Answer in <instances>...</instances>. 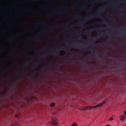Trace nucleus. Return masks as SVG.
Returning <instances> with one entry per match:
<instances>
[{
  "mask_svg": "<svg viewBox=\"0 0 126 126\" xmlns=\"http://www.w3.org/2000/svg\"><path fill=\"white\" fill-rule=\"evenodd\" d=\"M97 107H100L102 106V105H101V104H100V103L97 104Z\"/></svg>",
  "mask_w": 126,
  "mask_h": 126,
  "instance_id": "nucleus-8",
  "label": "nucleus"
},
{
  "mask_svg": "<svg viewBox=\"0 0 126 126\" xmlns=\"http://www.w3.org/2000/svg\"><path fill=\"white\" fill-rule=\"evenodd\" d=\"M109 120H110V121H111V120H113V118H111L109 119Z\"/></svg>",
  "mask_w": 126,
  "mask_h": 126,
  "instance_id": "nucleus-11",
  "label": "nucleus"
},
{
  "mask_svg": "<svg viewBox=\"0 0 126 126\" xmlns=\"http://www.w3.org/2000/svg\"><path fill=\"white\" fill-rule=\"evenodd\" d=\"M106 126H110V125H107Z\"/></svg>",
  "mask_w": 126,
  "mask_h": 126,
  "instance_id": "nucleus-13",
  "label": "nucleus"
},
{
  "mask_svg": "<svg viewBox=\"0 0 126 126\" xmlns=\"http://www.w3.org/2000/svg\"><path fill=\"white\" fill-rule=\"evenodd\" d=\"M124 114L125 115H126V111H125L124 112Z\"/></svg>",
  "mask_w": 126,
  "mask_h": 126,
  "instance_id": "nucleus-12",
  "label": "nucleus"
},
{
  "mask_svg": "<svg viewBox=\"0 0 126 126\" xmlns=\"http://www.w3.org/2000/svg\"><path fill=\"white\" fill-rule=\"evenodd\" d=\"M10 126H17V125L16 123H15L12 124Z\"/></svg>",
  "mask_w": 126,
  "mask_h": 126,
  "instance_id": "nucleus-7",
  "label": "nucleus"
},
{
  "mask_svg": "<svg viewBox=\"0 0 126 126\" xmlns=\"http://www.w3.org/2000/svg\"><path fill=\"white\" fill-rule=\"evenodd\" d=\"M88 109L91 110L93 108V106H88Z\"/></svg>",
  "mask_w": 126,
  "mask_h": 126,
  "instance_id": "nucleus-5",
  "label": "nucleus"
},
{
  "mask_svg": "<svg viewBox=\"0 0 126 126\" xmlns=\"http://www.w3.org/2000/svg\"><path fill=\"white\" fill-rule=\"evenodd\" d=\"M106 102L104 100L103 101V102H102L100 103V104H101V105L102 106L104 104H105L106 103Z\"/></svg>",
  "mask_w": 126,
  "mask_h": 126,
  "instance_id": "nucleus-4",
  "label": "nucleus"
},
{
  "mask_svg": "<svg viewBox=\"0 0 126 126\" xmlns=\"http://www.w3.org/2000/svg\"><path fill=\"white\" fill-rule=\"evenodd\" d=\"M72 126H77L76 124L75 123H73L71 125Z\"/></svg>",
  "mask_w": 126,
  "mask_h": 126,
  "instance_id": "nucleus-9",
  "label": "nucleus"
},
{
  "mask_svg": "<svg viewBox=\"0 0 126 126\" xmlns=\"http://www.w3.org/2000/svg\"><path fill=\"white\" fill-rule=\"evenodd\" d=\"M55 106V104L54 103H52L50 104V106L51 107H54Z\"/></svg>",
  "mask_w": 126,
  "mask_h": 126,
  "instance_id": "nucleus-6",
  "label": "nucleus"
},
{
  "mask_svg": "<svg viewBox=\"0 0 126 126\" xmlns=\"http://www.w3.org/2000/svg\"><path fill=\"white\" fill-rule=\"evenodd\" d=\"M57 118L56 117H53L51 118L50 123L54 125H57V123L56 122Z\"/></svg>",
  "mask_w": 126,
  "mask_h": 126,
  "instance_id": "nucleus-1",
  "label": "nucleus"
},
{
  "mask_svg": "<svg viewBox=\"0 0 126 126\" xmlns=\"http://www.w3.org/2000/svg\"><path fill=\"white\" fill-rule=\"evenodd\" d=\"M124 117V115H121L120 119V120L121 121H124L125 120Z\"/></svg>",
  "mask_w": 126,
  "mask_h": 126,
  "instance_id": "nucleus-3",
  "label": "nucleus"
},
{
  "mask_svg": "<svg viewBox=\"0 0 126 126\" xmlns=\"http://www.w3.org/2000/svg\"><path fill=\"white\" fill-rule=\"evenodd\" d=\"M124 119H125V118L126 117L124 115Z\"/></svg>",
  "mask_w": 126,
  "mask_h": 126,
  "instance_id": "nucleus-14",
  "label": "nucleus"
},
{
  "mask_svg": "<svg viewBox=\"0 0 126 126\" xmlns=\"http://www.w3.org/2000/svg\"><path fill=\"white\" fill-rule=\"evenodd\" d=\"M97 107V105L95 106H93V108L94 109H96V108Z\"/></svg>",
  "mask_w": 126,
  "mask_h": 126,
  "instance_id": "nucleus-10",
  "label": "nucleus"
},
{
  "mask_svg": "<svg viewBox=\"0 0 126 126\" xmlns=\"http://www.w3.org/2000/svg\"><path fill=\"white\" fill-rule=\"evenodd\" d=\"M88 106L79 109V110L81 111H85L88 109Z\"/></svg>",
  "mask_w": 126,
  "mask_h": 126,
  "instance_id": "nucleus-2",
  "label": "nucleus"
}]
</instances>
